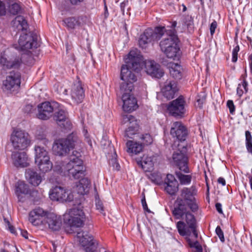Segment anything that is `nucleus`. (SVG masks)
<instances>
[{
	"mask_svg": "<svg viewBox=\"0 0 252 252\" xmlns=\"http://www.w3.org/2000/svg\"><path fill=\"white\" fill-rule=\"evenodd\" d=\"M176 26L177 22L174 21L171 26L172 30H167L164 27L162 26L157 27L154 30L152 29H146L143 34L140 35L139 46L145 48L148 43L158 40L164 36L165 37L159 43L161 51L167 58L178 60L181 56V51L178 45V38L174 29Z\"/></svg>",
	"mask_w": 252,
	"mask_h": 252,
	"instance_id": "obj_1",
	"label": "nucleus"
},
{
	"mask_svg": "<svg viewBox=\"0 0 252 252\" xmlns=\"http://www.w3.org/2000/svg\"><path fill=\"white\" fill-rule=\"evenodd\" d=\"M172 199L176 195L178 197L174 204L172 213L175 219L185 220L189 227L193 231L197 237L195 229L196 219L191 213L195 212L198 209V205L195 197L194 190H166Z\"/></svg>",
	"mask_w": 252,
	"mask_h": 252,
	"instance_id": "obj_2",
	"label": "nucleus"
},
{
	"mask_svg": "<svg viewBox=\"0 0 252 252\" xmlns=\"http://www.w3.org/2000/svg\"><path fill=\"white\" fill-rule=\"evenodd\" d=\"M142 62V57L140 54L134 51H130L126 61V64L121 67V79L123 82L120 85V90L122 92H131L133 89V83L137 79L132 71H139Z\"/></svg>",
	"mask_w": 252,
	"mask_h": 252,
	"instance_id": "obj_3",
	"label": "nucleus"
},
{
	"mask_svg": "<svg viewBox=\"0 0 252 252\" xmlns=\"http://www.w3.org/2000/svg\"><path fill=\"white\" fill-rule=\"evenodd\" d=\"M80 157V153L73 151L69 156L67 162L57 160L55 163L54 170L58 173L67 172L70 177L79 179L84 175L83 160Z\"/></svg>",
	"mask_w": 252,
	"mask_h": 252,
	"instance_id": "obj_4",
	"label": "nucleus"
},
{
	"mask_svg": "<svg viewBox=\"0 0 252 252\" xmlns=\"http://www.w3.org/2000/svg\"><path fill=\"white\" fill-rule=\"evenodd\" d=\"M85 190H50V198L53 201L61 202L76 203L78 200H85L84 195L88 193Z\"/></svg>",
	"mask_w": 252,
	"mask_h": 252,
	"instance_id": "obj_5",
	"label": "nucleus"
},
{
	"mask_svg": "<svg viewBox=\"0 0 252 252\" xmlns=\"http://www.w3.org/2000/svg\"><path fill=\"white\" fill-rule=\"evenodd\" d=\"M84 200H78L73 203V208L68 210L64 215V220L70 226L79 227L84 224L85 215L83 210L82 203Z\"/></svg>",
	"mask_w": 252,
	"mask_h": 252,
	"instance_id": "obj_6",
	"label": "nucleus"
},
{
	"mask_svg": "<svg viewBox=\"0 0 252 252\" xmlns=\"http://www.w3.org/2000/svg\"><path fill=\"white\" fill-rule=\"evenodd\" d=\"M80 142L76 133L72 132L66 138L56 140L53 146V151L56 155L63 156L73 149Z\"/></svg>",
	"mask_w": 252,
	"mask_h": 252,
	"instance_id": "obj_7",
	"label": "nucleus"
},
{
	"mask_svg": "<svg viewBox=\"0 0 252 252\" xmlns=\"http://www.w3.org/2000/svg\"><path fill=\"white\" fill-rule=\"evenodd\" d=\"M172 147L175 150L172 155L174 163L180 170L185 173H189L186 147L182 144H180L178 142H174Z\"/></svg>",
	"mask_w": 252,
	"mask_h": 252,
	"instance_id": "obj_8",
	"label": "nucleus"
},
{
	"mask_svg": "<svg viewBox=\"0 0 252 252\" xmlns=\"http://www.w3.org/2000/svg\"><path fill=\"white\" fill-rule=\"evenodd\" d=\"M176 226L180 235L187 236L186 240L190 247L195 248V252L202 251V246L196 240L198 237V233L196 229V222H195V229L197 234V237L194 236L193 231L189 227L185 220L179 221L177 223Z\"/></svg>",
	"mask_w": 252,
	"mask_h": 252,
	"instance_id": "obj_9",
	"label": "nucleus"
},
{
	"mask_svg": "<svg viewBox=\"0 0 252 252\" xmlns=\"http://www.w3.org/2000/svg\"><path fill=\"white\" fill-rule=\"evenodd\" d=\"M21 84V74L18 71H10L2 82V90L7 93L16 91Z\"/></svg>",
	"mask_w": 252,
	"mask_h": 252,
	"instance_id": "obj_10",
	"label": "nucleus"
},
{
	"mask_svg": "<svg viewBox=\"0 0 252 252\" xmlns=\"http://www.w3.org/2000/svg\"><path fill=\"white\" fill-rule=\"evenodd\" d=\"M37 36L35 34L29 32L21 35L18 44L15 45L14 47L19 51H27L32 48H36L38 46Z\"/></svg>",
	"mask_w": 252,
	"mask_h": 252,
	"instance_id": "obj_11",
	"label": "nucleus"
},
{
	"mask_svg": "<svg viewBox=\"0 0 252 252\" xmlns=\"http://www.w3.org/2000/svg\"><path fill=\"white\" fill-rule=\"evenodd\" d=\"M10 140L14 149L23 150L30 144L28 134L22 130H15L12 132Z\"/></svg>",
	"mask_w": 252,
	"mask_h": 252,
	"instance_id": "obj_12",
	"label": "nucleus"
},
{
	"mask_svg": "<svg viewBox=\"0 0 252 252\" xmlns=\"http://www.w3.org/2000/svg\"><path fill=\"white\" fill-rule=\"evenodd\" d=\"M77 238L82 246L85 247L86 252H95L97 242L93 236L87 231H80L77 234Z\"/></svg>",
	"mask_w": 252,
	"mask_h": 252,
	"instance_id": "obj_13",
	"label": "nucleus"
},
{
	"mask_svg": "<svg viewBox=\"0 0 252 252\" xmlns=\"http://www.w3.org/2000/svg\"><path fill=\"white\" fill-rule=\"evenodd\" d=\"M186 101L183 96L170 102L167 109L170 114L174 117H182L185 112Z\"/></svg>",
	"mask_w": 252,
	"mask_h": 252,
	"instance_id": "obj_14",
	"label": "nucleus"
},
{
	"mask_svg": "<svg viewBox=\"0 0 252 252\" xmlns=\"http://www.w3.org/2000/svg\"><path fill=\"white\" fill-rule=\"evenodd\" d=\"M59 107V103L56 102H44L38 105L37 116L39 119L47 120L53 115L55 109Z\"/></svg>",
	"mask_w": 252,
	"mask_h": 252,
	"instance_id": "obj_15",
	"label": "nucleus"
},
{
	"mask_svg": "<svg viewBox=\"0 0 252 252\" xmlns=\"http://www.w3.org/2000/svg\"><path fill=\"white\" fill-rule=\"evenodd\" d=\"M53 118L61 128L67 130L71 129L72 124L68 119V113L65 109L59 108L55 112Z\"/></svg>",
	"mask_w": 252,
	"mask_h": 252,
	"instance_id": "obj_16",
	"label": "nucleus"
},
{
	"mask_svg": "<svg viewBox=\"0 0 252 252\" xmlns=\"http://www.w3.org/2000/svg\"><path fill=\"white\" fill-rule=\"evenodd\" d=\"M170 134L173 137H176L178 141L175 142L184 141L188 135L186 127L180 122H174L171 128Z\"/></svg>",
	"mask_w": 252,
	"mask_h": 252,
	"instance_id": "obj_17",
	"label": "nucleus"
},
{
	"mask_svg": "<svg viewBox=\"0 0 252 252\" xmlns=\"http://www.w3.org/2000/svg\"><path fill=\"white\" fill-rule=\"evenodd\" d=\"M47 214V212L42 208L36 207L29 213V220L33 225H39L42 223V218L46 216Z\"/></svg>",
	"mask_w": 252,
	"mask_h": 252,
	"instance_id": "obj_18",
	"label": "nucleus"
},
{
	"mask_svg": "<svg viewBox=\"0 0 252 252\" xmlns=\"http://www.w3.org/2000/svg\"><path fill=\"white\" fill-rule=\"evenodd\" d=\"M122 95L123 102V109L125 111L130 112L133 111L137 107L136 99L131 94V92H124Z\"/></svg>",
	"mask_w": 252,
	"mask_h": 252,
	"instance_id": "obj_19",
	"label": "nucleus"
},
{
	"mask_svg": "<svg viewBox=\"0 0 252 252\" xmlns=\"http://www.w3.org/2000/svg\"><path fill=\"white\" fill-rule=\"evenodd\" d=\"M145 66L147 74L152 77L159 78L163 75L164 73L160 69L159 65L154 61H146L145 62Z\"/></svg>",
	"mask_w": 252,
	"mask_h": 252,
	"instance_id": "obj_20",
	"label": "nucleus"
},
{
	"mask_svg": "<svg viewBox=\"0 0 252 252\" xmlns=\"http://www.w3.org/2000/svg\"><path fill=\"white\" fill-rule=\"evenodd\" d=\"M123 119L125 123L128 122L129 125L128 128L126 130L125 136L132 138V136L135 134L138 129V125L134 117L127 114L123 116Z\"/></svg>",
	"mask_w": 252,
	"mask_h": 252,
	"instance_id": "obj_21",
	"label": "nucleus"
},
{
	"mask_svg": "<svg viewBox=\"0 0 252 252\" xmlns=\"http://www.w3.org/2000/svg\"><path fill=\"white\" fill-rule=\"evenodd\" d=\"M71 98L76 103H81L85 97V92L80 81L74 83L71 91Z\"/></svg>",
	"mask_w": 252,
	"mask_h": 252,
	"instance_id": "obj_22",
	"label": "nucleus"
},
{
	"mask_svg": "<svg viewBox=\"0 0 252 252\" xmlns=\"http://www.w3.org/2000/svg\"><path fill=\"white\" fill-rule=\"evenodd\" d=\"M177 91V83L174 80H167L162 89L163 96L168 99H172Z\"/></svg>",
	"mask_w": 252,
	"mask_h": 252,
	"instance_id": "obj_23",
	"label": "nucleus"
},
{
	"mask_svg": "<svg viewBox=\"0 0 252 252\" xmlns=\"http://www.w3.org/2000/svg\"><path fill=\"white\" fill-rule=\"evenodd\" d=\"M46 222L48 224L49 228L53 231H59L62 226L60 217L53 213H50L47 215Z\"/></svg>",
	"mask_w": 252,
	"mask_h": 252,
	"instance_id": "obj_24",
	"label": "nucleus"
},
{
	"mask_svg": "<svg viewBox=\"0 0 252 252\" xmlns=\"http://www.w3.org/2000/svg\"><path fill=\"white\" fill-rule=\"evenodd\" d=\"M12 158L14 165L17 167H25L29 165L28 157L25 152L13 153Z\"/></svg>",
	"mask_w": 252,
	"mask_h": 252,
	"instance_id": "obj_25",
	"label": "nucleus"
},
{
	"mask_svg": "<svg viewBox=\"0 0 252 252\" xmlns=\"http://www.w3.org/2000/svg\"><path fill=\"white\" fill-rule=\"evenodd\" d=\"M25 176L29 183L34 187L38 186L41 182V176L33 169H26Z\"/></svg>",
	"mask_w": 252,
	"mask_h": 252,
	"instance_id": "obj_26",
	"label": "nucleus"
},
{
	"mask_svg": "<svg viewBox=\"0 0 252 252\" xmlns=\"http://www.w3.org/2000/svg\"><path fill=\"white\" fill-rule=\"evenodd\" d=\"M64 26L68 30H73L81 27L83 23L79 17H71L64 19L63 20Z\"/></svg>",
	"mask_w": 252,
	"mask_h": 252,
	"instance_id": "obj_27",
	"label": "nucleus"
},
{
	"mask_svg": "<svg viewBox=\"0 0 252 252\" xmlns=\"http://www.w3.org/2000/svg\"><path fill=\"white\" fill-rule=\"evenodd\" d=\"M137 164L141 166L145 172L150 171L154 166L152 158L147 155H143L141 159L137 161Z\"/></svg>",
	"mask_w": 252,
	"mask_h": 252,
	"instance_id": "obj_28",
	"label": "nucleus"
},
{
	"mask_svg": "<svg viewBox=\"0 0 252 252\" xmlns=\"http://www.w3.org/2000/svg\"><path fill=\"white\" fill-rule=\"evenodd\" d=\"M35 162H39L41 160L49 158V154L47 150L40 146H35Z\"/></svg>",
	"mask_w": 252,
	"mask_h": 252,
	"instance_id": "obj_29",
	"label": "nucleus"
},
{
	"mask_svg": "<svg viewBox=\"0 0 252 252\" xmlns=\"http://www.w3.org/2000/svg\"><path fill=\"white\" fill-rule=\"evenodd\" d=\"M12 25L13 27L17 29L18 31H26L28 28V23L25 18L21 16H17L12 21Z\"/></svg>",
	"mask_w": 252,
	"mask_h": 252,
	"instance_id": "obj_30",
	"label": "nucleus"
},
{
	"mask_svg": "<svg viewBox=\"0 0 252 252\" xmlns=\"http://www.w3.org/2000/svg\"><path fill=\"white\" fill-rule=\"evenodd\" d=\"M169 72L171 76L176 79H180L182 77L183 68L180 65L175 63H170Z\"/></svg>",
	"mask_w": 252,
	"mask_h": 252,
	"instance_id": "obj_31",
	"label": "nucleus"
},
{
	"mask_svg": "<svg viewBox=\"0 0 252 252\" xmlns=\"http://www.w3.org/2000/svg\"><path fill=\"white\" fill-rule=\"evenodd\" d=\"M126 146L127 147V152L129 154L135 155L140 153L143 148L141 144L131 140L127 142Z\"/></svg>",
	"mask_w": 252,
	"mask_h": 252,
	"instance_id": "obj_32",
	"label": "nucleus"
},
{
	"mask_svg": "<svg viewBox=\"0 0 252 252\" xmlns=\"http://www.w3.org/2000/svg\"><path fill=\"white\" fill-rule=\"evenodd\" d=\"M39 170L42 173H46L53 168V164L50 160V158L41 160L39 162H35Z\"/></svg>",
	"mask_w": 252,
	"mask_h": 252,
	"instance_id": "obj_33",
	"label": "nucleus"
},
{
	"mask_svg": "<svg viewBox=\"0 0 252 252\" xmlns=\"http://www.w3.org/2000/svg\"><path fill=\"white\" fill-rule=\"evenodd\" d=\"M21 63V60L19 59H15L13 61H8L4 57L0 56V65L1 64L3 66L7 68H17Z\"/></svg>",
	"mask_w": 252,
	"mask_h": 252,
	"instance_id": "obj_34",
	"label": "nucleus"
},
{
	"mask_svg": "<svg viewBox=\"0 0 252 252\" xmlns=\"http://www.w3.org/2000/svg\"><path fill=\"white\" fill-rule=\"evenodd\" d=\"M31 193L37 194V190H15V194L19 201L23 202L27 199H29Z\"/></svg>",
	"mask_w": 252,
	"mask_h": 252,
	"instance_id": "obj_35",
	"label": "nucleus"
},
{
	"mask_svg": "<svg viewBox=\"0 0 252 252\" xmlns=\"http://www.w3.org/2000/svg\"><path fill=\"white\" fill-rule=\"evenodd\" d=\"M165 184L167 187L172 188L173 189H178L179 184L175 177L170 174H168L165 180Z\"/></svg>",
	"mask_w": 252,
	"mask_h": 252,
	"instance_id": "obj_36",
	"label": "nucleus"
},
{
	"mask_svg": "<svg viewBox=\"0 0 252 252\" xmlns=\"http://www.w3.org/2000/svg\"><path fill=\"white\" fill-rule=\"evenodd\" d=\"M182 23L184 27L188 29L189 32H191L193 31V22L191 16L186 15L183 17Z\"/></svg>",
	"mask_w": 252,
	"mask_h": 252,
	"instance_id": "obj_37",
	"label": "nucleus"
},
{
	"mask_svg": "<svg viewBox=\"0 0 252 252\" xmlns=\"http://www.w3.org/2000/svg\"><path fill=\"white\" fill-rule=\"evenodd\" d=\"M176 175L181 185H188L190 183L192 179L191 175H185L180 172H176Z\"/></svg>",
	"mask_w": 252,
	"mask_h": 252,
	"instance_id": "obj_38",
	"label": "nucleus"
},
{
	"mask_svg": "<svg viewBox=\"0 0 252 252\" xmlns=\"http://www.w3.org/2000/svg\"><path fill=\"white\" fill-rule=\"evenodd\" d=\"M90 181L86 178H82L76 183V188L78 189H87L90 188Z\"/></svg>",
	"mask_w": 252,
	"mask_h": 252,
	"instance_id": "obj_39",
	"label": "nucleus"
},
{
	"mask_svg": "<svg viewBox=\"0 0 252 252\" xmlns=\"http://www.w3.org/2000/svg\"><path fill=\"white\" fill-rule=\"evenodd\" d=\"M246 146L248 152L252 154V136L249 131L245 132Z\"/></svg>",
	"mask_w": 252,
	"mask_h": 252,
	"instance_id": "obj_40",
	"label": "nucleus"
},
{
	"mask_svg": "<svg viewBox=\"0 0 252 252\" xmlns=\"http://www.w3.org/2000/svg\"><path fill=\"white\" fill-rule=\"evenodd\" d=\"M21 10V7L17 3H13L9 5L8 12L12 15L18 14Z\"/></svg>",
	"mask_w": 252,
	"mask_h": 252,
	"instance_id": "obj_41",
	"label": "nucleus"
},
{
	"mask_svg": "<svg viewBox=\"0 0 252 252\" xmlns=\"http://www.w3.org/2000/svg\"><path fill=\"white\" fill-rule=\"evenodd\" d=\"M150 179L156 184H160L162 182L161 174L157 172L151 173L149 176Z\"/></svg>",
	"mask_w": 252,
	"mask_h": 252,
	"instance_id": "obj_42",
	"label": "nucleus"
},
{
	"mask_svg": "<svg viewBox=\"0 0 252 252\" xmlns=\"http://www.w3.org/2000/svg\"><path fill=\"white\" fill-rule=\"evenodd\" d=\"M247 85L248 83L245 80H244L242 84L238 85L237 89V94L240 97L243 95L244 91L245 92H247Z\"/></svg>",
	"mask_w": 252,
	"mask_h": 252,
	"instance_id": "obj_43",
	"label": "nucleus"
},
{
	"mask_svg": "<svg viewBox=\"0 0 252 252\" xmlns=\"http://www.w3.org/2000/svg\"><path fill=\"white\" fill-rule=\"evenodd\" d=\"M95 202L96 209L99 210L101 212L103 211L104 209L103 203L100 199L97 192H96L95 194Z\"/></svg>",
	"mask_w": 252,
	"mask_h": 252,
	"instance_id": "obj_44",
	"label": "nucleus"
},
{
	"mask_svg": "<svg viewBox=\"0 0 252 252\" xmlns=\"http://www.w3.org/2000/svg\"><path fill=\"white\" fill-rule=\"evenodd\" d=\"M144 144L148 145L153 142V139L149 134L146 133L142 135L141 137Z\"/></svg>",
	"mask_w": 252,
	"mask_h": 252,
	"instance_id": "obj_45",
	"label": "nucleus"
},
{
	"mask_svg": "<svg viewBox=\"0 0 252 252\" xmlns=\"http://www.w3.org/2000/svg\"><path fill=\"white\" fill-rule=\"evenodd\" d=\"M28 186L23 181H18L15 184V189H28Z\"/></svg>",
	"mask_w": 252,
	"mask_h": 252,
	"instance_id": "obj_46",
	"label": "nucleus"
},
{
	"mask_svg": "<svg viewBox=\"0 0 252 252\" xmlns=\"http://www.w3.org/2000/svg\"><path fill=\"white\" fill-rule=\"evenodd\" d=\"M216 233L219 237L220 240L222 242H224L225 241L223 232L221 230L220 226H218L216 229Z\"/></svg>",
	"mask_w": 252,
	"mask_h": 252,
	"instance_id": "obj_47",
	"label": "nucleus"
},
{
	"mask_svg": "<svg viewBox=\"0 0 252 252\" xmlns=\"http://www.w3.org/2000/svg\"><path fill=\"white\" fill-rule=\"evenodd\" d=\"M6 8L5 3L0 0V16H5L6 14Z\"/></svg>",
	"mask_w": 252,
	"mask_h": 252,
	"instance_id": "obj_48",
	"label": "nucleus"
},
{
	"mask_svg": "<svg viewBox=\"0 0 252 252\" xmlns=\"http://www.w3.org/2000/svg\"><path fill=\"white\" fill-rule=\"evenodd\" d=\"M142 198L141 199V203L143 206V208L144 210L146 211L147 212H150V210L148 209V205L147 204L145 198V195L144 192L142 193Z\"/></svg>",
	"mask_w": 252,
	"mask_h": 252,
	"instance_id": "obj_49",
	"label": "nucleus"
},
{
	"mask_svg": "<svg viewBox=\"0 0 252 252\" xmlns=\"http://www.w3.org/2000/svg\"><path fill=\"white\" fill-rule=\"evenodd\" d=\"M239 51V46L237 45L232 51V61L233 62H236L237 61V55L238 52Z\"/></svg>",
	"mask_w": 252,
	"mask_h": 252,
	"instance_id": "obj_50",
	"label": "nucleus"
},
{
	"mask_svg": "<svg viewBox=\"0 0 252 252\" xmlns=\"http://www.w3.org/2000/svg\"><path fill=\"white\" fill-rule=\"evenodd\" d=\"M109 164L111 165L113 168L117 170H119L120 169V165L119 163L117 162V160L115 158H112L109 161Z\"/></svg>",
	"mask_w": 252,
	"mask_h": 252,
	"instance_id": "obj_51",
	"label": "nucleus"
},
{
	"mask_svg": "<svg viewBox=\"0 0 252 252\" xmlns=\"http://www.w3.org/2000/svg\"><path fill=\"white\" fill-rule=\"evenodd\" d=\"M128 1L127 0H125L121 3L120 8L123 15L125 14V9H126L127 10H128L129 7H128Z\"/></svg>",
	"mask_w": 252,
	"mask_h": 252,
	"instance_id": "obj_52",
	"label": "nucleus"
},
{
	"mask_svg": "<svg viewBox=\"0 0 252 252\" xmlns=\"http://www.w3.org/2000/svg\"><path fill=\"white\" fill-rule=\"evenodd\" d=\"M4 222H5L6 225L8 226V229L10 231V232L11 233H13V234H15L16 233V231L15 230V228L14 227H13V226H12L10 222L8 221V220H7L6 219H4Z\"/></svg>",
	"mask_w": 252,
	"mask_h": 252,
	"instance_id": "obj_53",
	"label": "nucleus"
},
{
	"mask_svg": "<svg viewBox=\"0 0 252 252\" xmlns=\"http://www.w3.org/2000/svg\"><path fill=\"white\" fill-rule=\"evenodd\" d=\"M227 106L229 109L230 113L232 114L235 111V106L232 100H229L227 102Z\"/></svg>",
	"mask_w": 252,
	"mask_h": 252,
	"instance_id": "obj_54",
	"label": "nucleus"
},
{
	"mask_svg": "<svg viewBox=\"0 0 252 252\" xmlns=\"http://www.w3.org/2000/svg\"><path fill=\"white\" fill-rule=\"evenodd\" d=\"M217 27V23L215 20H214L213 22L211 23L210 27V33L212 35H213L215 33Z\"/></svg>",
	"mask_w": 252,
	"mask_h": 252,
	"instance_id": "obj_55",
	"label": "nucleus"
},
{
	"mask_svg": "<svg viewBox=\"0 0 252 252\" xmlns=\"http://www.w3.org/2000/svg\"><path fill=\"white\" fill-rule=\"evenodd\" d=\"M217 182L219 184L221 185L222 186H224L225 185V180L222 177L219 178Z\"/></svg>",
	"mask_w": 252,
	"mask_h": 252,
	"instance_id": "obj_56",
	"label": "nucleus"
},
{
	"mask_svg": "<svg viewBox=\"0 0 252 252\" xmlns=\"http://www.w3.org/2000/svg\"><path fill=\"white\" fill-rule=\"evenodd\" d=\"M216 208L217 210V211L220 213L222 214V210L221 209V205L220 203H217L216 204Z\"/></svg>",
	"mask_w": 252,
	"mask_h": 252,
	"instance_id": "obj_57",
	"label": "nucleus"
},
{
	"mask_svg": "<svg viewBox=\"0 0 252 252\" xmlns=\"http://www.w3.org/2000/svg\"><path fill=\"white\" fill-rule=\"evenodd\" d=\"M38 192L37 191V194H33L31 193V195L30 197V198L32 199L33 201H37L39 197L38 196Z\"/></svg>",
	"mask_w": 252,
	"mask_h": 252,
	"instance_id": "obj_58",
	"label": "nucleus"
},
{
	"mask_svg": "<svg viewBox=\"0 0 252 252\" xmlns=\"http://www.w3.org/2000/svg\"><path fill=\"white\" fill-rule=\"evenodd\" d=\"M84 0H70V2L73 5H76L82 2Z\"/></svg>",
	"mask_w": 252,
	"mask_h": 252,
	"instance_id": "obj_59",
	"label": "nucleus"
},
{
	"mask_svg": "<svg viewBox=\"0 0 252 252\" xmlns=\"http://www.w3.org/2000/svg\"><path fill=\"white\" fill-rule=\"evenodd\" d=\"M21 235L26 239H28V232L27 231H21Z\"/></svg>",
	"mask_w": 252,
	"mask_h": 252,
	"instance_id": "obj_60",
	"label": "nucleus"
},
{
	"mask_svg": "<svg viewBox=\"0 0 252 252\" xmlns=\"http://www.w3.org/2000/svg\"><path fill=\"white\" fill-rule=\"evenodd\" d=\"M108 9H107V6L105 5V12H104V16H105V18H107V17L108 16Z\"/></svg>",
	"mask_w": 252,
	"mask_h": 252,
	"instance_id": "obj_61",
	"label": "nucleus"
},
{
	"mask_svg": "<svg viewBox=\"0 0 252 252\" xmlns=\"http://www.w3.org/2000/svg\"><path fill=\"white\" fill-rule=\"evenodd\" d=\"M250 60L251 61L250 69H251V71L252 73V54L250 56Z\"/></svg>",
	"mask_w": 252,
	"mask_h": 252,
	"instance_id": "obj_62",
	"label": "nucleus"
},
{
	"mask_svg": "<svg viewBox=\"0 0 252 252\" xmlns=\"http://www.w3.org/2000/svg\"><path fill=\"white\" fill-rule=\"evenodd\" d=\"M209 189H207V192H206V195H207L206 198H207V199L208 200V202H209Z\"/></svg>",
	"mask_w": 252,
	"mask_h": 252,
	"instance_id": "obj_63",
	"label": "nucleus"
},
{
	"mask_svg": "<svg viewBox=\"0 0 252 252\" xmlns=\"http://www.w3.org/2000/svg\"><path fill=\"white\" fill-rule=\"evenodd\" d=\"M42 141L45 145H47L48 143V141L45 138L43 139Z\"/></svg>",
	"mask_w": 252,
	"mask_h": 252,
	"instance_id": "obj_64",
	"label": "nucleus"
}]
</instances>
